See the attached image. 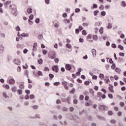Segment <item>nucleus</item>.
<instances>
[{
  "label": "nucleus",
  "mask_w": 126,
  "mask_h": 126,
  "mask_svg": "<svg viewBox=\"0 0 126 126\" xmlns=\"http://www.w3.org/2000/svg\"><path fill=\"white\" fill-rule=\"evenodd\" d=\"M10 8H11V12L13 15L16 16L17 15V11H16V6L15 5H10Z\"/></svg>",
  "instance_id": "obj_1"
},
{
  "label": "nucleus",
  "mask_w": 126,
  "mask_h": 126,
  "mask_svg": "<svg viewBox=\"0 0 126 126\" xmlns=\"http://www.w3.org/2000/svg\"><path fill=\"white\" fill-rule=\"evenodd\" d=\"M7 81L9 84H11V85H13V84H14V83H15V80H14V79L12 77H9L8 78Z\"/></svg>",
  "instance_id": "obj_2"
},
{
  "label": "nucleus",
  "mask_w": 126,
  "mask_h": 126,
  "mask_svg": "<svg viewBox=\"0 0 126 126\" xmlns=\"http://www.w3.org/2000/svg\"><path fill=\"white\" fill-rule=\"evenodd\" d=\"M48 57L50 58V59H51V60H54V59H55L56 57V52L55 51L51 52L48 54Z\"/></svg>",
  "instance_id": "obj_3"
},
{
  "label": "nucleus",
  "mask_w": 126,
  "mask_h": 126,
  "mask_svg": "<svg viewBox=\"0 0 126 126\" xmlns=\"http://www.w3.org/2000/svg\"><path fill=\"white\" fill-rule=\"evenodd\" d=\"M52 69L53 71H55V72H59V67L58 65H54L52 67Z\"/></svg>",
  "instance_id": "obj_4"
},
{
  "label": "nucleus",
  "mask_w": 126,
  "mask_h": 126,
  "mask_svg": "<svg viewBox=\"0 0 126 126\" xmlns=\"http://www.w3.org/2000/svg\"><path fill=\"white\" fill-rule=\"evenodd\" d=\"M13 63H14L15 64L19 65L21 63V61L19 59H14Z\"/></svg>",
  "instance_id": "obj_5"
},
{
  "label": "nucleus",
  "mask_w": 126,
  "mask_h": 126,
  "mask_svg": "<svg viewBox=\"0 0 126 126\" xmlns=\"http://www.w3.org/2000/svg\"><path fill=\"white\" fill-rule=\"evenodd\" d=\"M19 87L22 90L24 89V82H22L19 83Z\"/></svg>",
  "instance_id": "obj_6"
},
{
  "label": "nucleus",
  "mask_w": 126,
  "mask_h": 126,
  "mask_svg": "<svg viewBox=\"0 0 126 126\" xmlns=\"http://www.w3.org/2000/svg\"><path fill=\"white\" fill-rule=\"evenodd\" d=\"M11 90L12 92H14V93H16L17 92V87L16 86H14L11 88Z\"/></svg>",
  "instance_id": "obj_7"
},
{
  "label": "nucleus",
  "mask_w": 126,
  "mask_h": 126,
  "mask_svg": "<svg viewBox=\"0 0 126 126\" xmlns=\"http://www.w3.org/2000/svg\"><path fill=\"white\" fill-rule=\"evenodd\" d=\"M66 48H68L69 49H66L68 52H71V45L70 44H66Z\"/></svg>",
  "instance_id": "obj_8"
},
{
  "label": "nucleus",
  "mask_w": 126,
  "mask_h": 126,
  "mask_svg": "<svg viewBox=\"0 0 126 126\" xmlns=\"http://www.w3.org/2000/svg\"><path fill=\"white\" fill-rule=\"evenodd\" d=\"M91 39H92V36H91V35L89 34L88 35V38H87V40L88 42H90V43H93V40H91Z\"/></svg>",
  "instance_id": "obj_9"
},
{
  "label": "nucleus",
  "mask_w": 126,
  "mask_h": 126,
  "mask_svg": "<svg viewBox=\"0 0 126 126\" xmlns=\"http://www.w3.org/2000/svg\"><path fill=\"white\" fill-rule=\"evenodd\" d=\"M99 109L100 110H108V107L104 105H100L99 106Z\"/></svg>",
  "instance_id": "obj_10"
},
{
  "label": "nucleus",
  "mask_w": 126,
  "mask_h": 126,
  "mask_svg": "<svg viewBox=\"0 0 126 126\" xmlns=\"http://www.w3.org/2000/svg\"><path fill=\"white\" fill-rule=\"evenodd\" d=\"M65 68L67 70H70V69H71V66L70 64H66L65 65Z\"/></svg>",
  "instance_id": "obj_11"
},
{
  "label": "nucleus",
  "mask_w": 126,
  "mask_h": 126,
  "mask_svg": "<svg viewBox=\"0 0 126 126\" xmlns=\"http://www.w3.org/2000/svg\"><path fill=\"white\" fill-rule=\"evenodd\" d=\"M2 86L3 88H5V89H7V90H9L10 88V87H9V85L7 84L3 85Z\"/></svg>",
  "instance_id": "obj_12"
},
{
  "label": "nucleus",
  "mask_w": 126,
  "mask_h": 126,
  "mask_svg": "<svg viewBox=\"0 0 126 126\" xmlns=\"http://www.w3.org/2000/svg\"><path fill=\"white\" fill-rule=\"evenodd\" d=\"M59 27H60V23H59L58 22H55L54 27H55V28H59Z\"/></svg>",
  "instance_id": "obj_13"
},
{
  "label": "nucleus",
  "mask_w": 126,
  "mask_h": 126,
  "mask_svg": "<svg viewBox=\"0 0 126 126\" xmlns=\"http://www.w3.org/2000/svg\"><path fill=\"white\" fill-rule=\"evenodd\" d=\"M4 47L2 45H0V54L3 53Z\"/></svg>",
  "instance_id": "obj_14"
},
{
  "label": "nucleus",
  "mask_w": 126,
  "mask_h": 126,
  "mask_svg": "<svg viewBox=\"0 0 126 126\" xmlns=\"http://www.w3.org/2000/svg\"><path fill=\"white\" fill-rule=\"evenodd\" d=\"M93 57H96V49H93L92 50Z\"/></svg>",
  "instance_id": "obj_15"
},
{
  "label": "nucleus",
  "mask_w": 126,
  "mask_h": 126,
  "mask_svg": "<svg viewBox=\"0 0 126 126\" xmlns=\"http://www.w3.org/2000/svg\"><path fill=\"white\" fill-rule=\"evenodd\" d=\"M33 11V10L32 9V8H28L27 9V12L29 14H31V13H32V12Z\"/></svg>",
  "instance_id": "obj_16"
},
{
  "label": "nucleus",
  "mask_w": 126,
  "mask_h": 126,
  "mask_svg": "<svg viewBox=\"0 0 126 126\" xmlns=\"http://www.w3.org/2000/svg\"><path fill=\"white\" fill-rule=\"evenodd\" d=\"M121 6H123V7H126V3L125 1H122L121 3Z\"/></svg>",
  "instance_id": "obj_17"
},
{
  "label": "nucleus",
  "mask_w": 126,
  "mask_h": 126,
  "mask_svg": "<svg viewBox=\"0 0 126 126\" xmlns=\"http://www.w3.org/2000/svg\"><path fill=\"white\" fill-rule=\"evenodd\" d=\"M113 28V25H112V24L108 23L107 26L106 27V28L108 29H112Z\"/></svg>",
  "instance_id": "obj_18"
},
{
  "label": "nucleus",
  "mask_w": 126,
  "mask_h": 126,
  "mask_svg": "<svg viewBox=\"0 0 126 126\" xmlns=\"http://www.w3.org/2000/svg\"><path fill=\"white\" fill-rule=\"evenodd\" d=\"M22 37H29V33H23L21 34Z\"/></svg>",
  "instance_id": "obj_19"
},
{
  "label": "nucleus",
  "mask_w": 126,
  "mask_h": 126,
  "mask_svg": "<svg viewBox=\"0 0 126 126\" xmlns=\"http://www.w3.org/2000/svg\"><path fill=\"white\" fill-rule=\"evenodd\" d=\"M104 81L105 82V83H107V84H109V83H110V80H109V77H106V78H105L104 79Z\"/></svg>",
  "instance_id": "obj_20"
},
{
  "label": "nucleus",
  "mask_w": 126,
  "mask_h": 126,
  "mask_svg": "<svg viewBox=\"0 0 126 126\" xmlns=\"http://www.w3.org/2000/svg\"><path fill=\"white\" fill-rule=\"evenodd\" d=\"M17 93L19 95H22V93H23V91H22V90L19 89L17 91Z\"/></svg>",
  "instance_id": "obj_21"
},
{
  "label": "nucleus",
  "mask_w": 126,
  "mask_h": 126,
  "mask_svg": "<svg viewBox=\"0 0 126 126\" xmlns=\"http://www.w3.org/2000/svg\"><path fill=\"white\" fill-rule=\"evenodd\" d=\"M93 39L94 41H97L98 40V36H97V35H94L93 36Z\"/></svg>",
  "instance_id": "obj_22"
},
{
  "label": "nucleus",
  "mask_w": 126,
  "mask_h": 126,
  "mask_svg": "<svg viewBox=\"0 0 126 126\" xmlns=\"http://www.w3.org/2000/svg\"><path fill=\"white\" fill-rule=\"evenodd\" d=\"M109 90L112 93H114L115 91H114V89L113 88V87H109Z\"/></svg>",
  "instance_id": "obj_23"
},
{
  "label": "nucleus",
  "mask_w": 126,
  "mask_h": 126,
  "mask_svg": "<svg viewBox=\"0 0 126 126\" xmlns=\"http://www.w3.org/2000/svg\"><path fill=\"white\" fill-rule=\"evenodd\" d=\"M64 101L67 102L68 103H69V101H70V96H68L66 99H65Z\"/></svg>",
  "instance_id": "obj_24"
},
{
  "label": "nucleus",
  "mask_w": 126,
  "mask_h": 126,
  "mask_svg": "<svg viewBox=\"0 0 126 126\" xmlns=\"http://www.w3.org/2000/svg\"><path fill=\"white\" fill-rule=\"evenodd\" d=\"M99 77L101 80H103V79H104V75L103 74H100Z\"/></svg>",
  "instance_id": "obj_25"
},
{
  "label": "nucleus",
  "mask_w": 126,
  "mask_h": 126,
  "mask_svg": "<svg viewBox=\"0 0 126 126\" xmlns=\"http://www.w3.org/2000/svg\"><path fill=\"white\" fill-rule=\"evenodd\" d=\"M37 74L39 76H43V72H42L41 71H38Z\"/></svg>",
  "instance_id": "obj_26"
},
{
  "label": "nucleus",
  "mask_w": 126,
  "mask_h": 126,
  "mask_svg": "<svg viewBox=\"0 0 126 126\" xmlns=\"http://www.w3.org/2000/svg\"><path fill=\"white\" fill-rule=\"evenodd\" d=\"M75 92V88H73L72 90H71L69 93L71 94H74Z\"/></svg>",
  "instance_id": "obj_27"
},
{
  "label": "nucleus",
  "mask_w": 126,
  "mask_h": 126,
  "mask_svg": "<svg viewBox=\"0 0 126 126\" xmlns=\"http://www.w3.org/2000/svg\"><path fill=\"white\" fill-rule=\"evenodd\" d=\"M24 73L27 75V77H28V74H29V71L28 70H26L24 71Z\"/></svg>",
  "instance_id": "obj_28"
},
{
  "label": "nucleus",
  "mask_w": 126,
  "mask_h": 126,
  "mask_svg": "<svg viewBox=\"0 0 126 126\" xmlns=\"http://www.w3.org/2000/svg\"><path fill=\"white\" fill-rule=\"evenodd\" d=\"M38 63L39 64H42V63H43V60H42V59H40L38 60Z\"/></svg>",
  "instance_id": "obj_29"
},
{
  "label": "nucleus",
  "mask_w": 126,
  "mask_h": 126,
  "mask_svg": "<svg viewBox=\"0 0 126 126\" xmlns=\"http://www.w3.org/2000/svg\"><path fill=\"white\" fill-rule=\"evenodd\" d=\"M99 13V11L98 10H95L94 12V16H96L97 14Z\"/></svg>",
  "instance_id": "obj_30"
},
{
  "label": "nucleus",
  "mask_w": 126,
  "mask_h": 126,
  "mask_svg": "<svg viewBox=\"0 0 126 126\" xmlns=\"http://www.w3.org/2000/svg\"><path fill=\"white\" fill-rule=\"evenodd\" d=\"M104 30V28L103 27H101L99 30V32L100 33V34H102L103 33V30Z\"/></svg>",
  "instance_id": "obj_31"
},
{
  "label": "nucleus",
  "mask_w": 126,
  "mask_h": 126,
  "mask_svg": "<svg viewBox=\"0 0 126 126\" xmlns=\"http://www.w3.org/2000/svg\"><path fill=\"white\" fill-rule=\"evenodd\" d=\"M119 105L121 107H125V103H124V102H120Z\"/></svg>",
  "instance_id": "obj_32"
},
{
  "label": "nucleus",
  "mask_w": 126,
  "mask_h": 126,
  "mask_svg": "<svg viewBox=\"0 0 126 126\" xmlns=\"http://www.w3.org/2000/svg\"><path fill=\"white\" fill-rule=\"evenodd\" d=\"M47 53H48V52L46 50H45V49L42 50L43 55H47Z\"/></svg>",
  "instance_id": "obj_33"
},
{
  "label": "nucleus",
  "mask_w": 126,
  "mask_h": 126,
  "mask_svg": "<svg viewBox=\"0 0 126 126\" xmlns=\"http://www.w3.org/2000/svg\"><path fill=\"white\" fill-rule=\"evenodd\" d=\"M44 71H47V70H48V71H50V69H49L48 66H45L44 68Z\"/></svg>",
  "instance_id": "obj_34"
},
{
  "label": "nucleus",
  "mask_w": 126,
  "mask_h": 126,
  "mask_svg": "<svg viewBox=\"0 0 126 126\" xmlns=\"http://www.w3.org/2000/svg\"><path fill=\"white\" fill-rule=\"evenodd\" d=\"M82 35H84V36H86V35H87V33L86 32V31L85 30H83L82 32Z\"/></svg>",
  "instance_id": "obj_35"
},
{
  "label": "nucleus",
  "mask_w": 126,
  "mask_h": 126,
  "mask_svg": "<svg viewBox=\"0 0 126 126\" xmlns=\"http://www.w3.org/2000/svg\"><path fill=\"white\" fill-rule=\"evenodd\" d=\"M60 84L61 83H60V82H55L54 83V85H55V86H58V85H60Z\"/></svg>",
  "instance_id": "obj_36"
},
{
  "label": "nucleus",
  "mask_w": 126,
  "mask_h": 126,
  "mask_svg": "<svg viewBox=\"0 0 126 126\" xmlns=\"http://www.w3.org/2000/svg\"><path fill=\"white\" fill-rule=\"evenodd\" d=\"M75 12H76V13H78V12H80V9H79V8H76L75 9Z\"/></svg>",
  "instance_id": "obj_37"
},
{
  "label": "nucleus",
  "mask_w": 126,
  "mask_h": 126,
  "mask_svg": "<svg viewBox=\"0 0 126 126\" xmlns=\"http://www.w3.org/2000/svg\"><path fill=\"white\" fill-rule=\"evenodd\" d=\"M62 83L64 86H66V85H67V82L66 81H63Z\"/></svg>",
  "instance_id": "obj_38"
},
{
  "label": "nucleus",
  "mask_w": 126,
  "mask_h": 126,
  "mask_svg": "<svg viewBox=\"0 0 126 126\" xmlns=\"http://www.w3.org/2000/svg\"><path fill=\"white\" fill-rule=\"evenodd\" d=\"M110 123L111 124H116V120L115 119H112L111 120H110Z\"/></svg>",
  "instance_id": "obj_39"
},
{
  "label": "nucleus",
  "mask_w": 126,
  "mask_h": 126,
  "mask_svg": "<svg viewBox=\"0 0 126 126\" xmlns=\"http://www.w3.org/2000/svg\"><path fill=\"white\" fill-rule=\"evenodd\" d=\"M101 15H102V16H105V15H106V12L105 11H102L101 12Z\"/></svg>",
  "instance_id": "obj_40"
},
{
  "label": "nucleus",
  "mask_w": 126,
  "mask_h": 126,
  "mask_svg": "<svg viewBox=\"0 0 126 126\" xmlns=\"http://www.w3.org/2000/svg\"><path fill=\"white\" fill-rule=\"evenodd\" d=\"M118 48L119 49H120L122 51H123V50H124V46H122L121 45H119L118 46Z\"/></svg>",
  "instance_id": "obj_41"
},
{
  "label": "nucleus",
  "mask_w": 126,
  "mask_h": 126,
  "mask_svg": "<svg viewBox=\"0 0 126 126\" xmlns=\"http://www.w3.org/2000/svg\"><path fill=\"white\" fill-rule=\"evenodd\" d=\"M0 36L2 38H5V34H4V33H0Z\"/></svg>",
  "instance_id": "obj_42"
},
{
  "label": "nucleus",
  "mask_w": 126,
  "mask_h": 126,
  "mask_svg": "<svg viewBox=\"0 0 126 126\" xmlns=\"http://www.w3.org/2000/svg\"><path fill=\"white\" fill-rule=\"evenodd\" d=\"M26 65H23V68H25V69H27L28 68V65H27V63L25 64Z\"/></svg>",
  "instance_id": "obj_43"
},
{
  "label": "nucleus",
  "mask_w": 126,
  "mask_h": 126,
  "mask_svg": "<svg viewBox=\"0 0 126 126\" xmlns=\"http://www.w3.org/2000/svg\"><path fill=\"white\" fill-rule=\"evenodd\" d=\"M115 67H116V64L113 63L112 65H111V68L112 69H115Z\"/></svg>",
  "instance_id": "obj_44"
},
{
  "label": "nucleus",
  "mask_w": 126,
  "mask_h": 126,
  "mask_svg": "<svg viewBox=\"0 0 126 126\" xmlns=\"http://www.w3.org/2000/svg\"><path fill=\"white\" fill-rule=\"evenodd\" d=\"M34 98H35L34 94H31L30 95V99H34Z\"/></svg>",
  "instance_id": "obj_45"
},
{
  "label": "nucleus",
  "mask_w": 126,
  "mask_h": 126,
  "mask_svg": "<svg viewBox=\"0 0 126 126\" xmlns=\"http://www.w3.org/2000/svg\"><path fill=\"white\" fill-rule=\"evenodd\" d=\"M115 71L116 72H118V73H120V71H121V70H120V68H116L115 69Z\"/></svg>",
  "instance_id": "obj_46"
},
{
  "label": "nucleus",
  "mask_w": 126,
  "mask_h": 126,
  "mask_svg": "<svg viewBox=\"0 0 126 126\" xmlns=\"http://www.w3.org/2000/svg\"><path fill=\"white\" fill-rule=\"evenodd\" d=\"M40 23V19L39 18H37L35 20V23H37V24H39Z\"/></svg>",
  "instance_id": "obj_47"
},
{
  "label": "nucleus",
  "mask_w": 126,
  "mask_h": 126,
  "mask_svg": "<svg viewBox=\"0 0 126 126\" xmlns=\"http://www.w3.org/2000/svg\"><path fill=\"white\" fill-rule=\"evenodd\" d=\"M29 18L31 20H32L33 18H34V16L33 14H32L30 16Z\"/></svg>",
  "instance_id": "obj_48"
},
{
  "label": "nucleus",
  "mask_w": 126,
  "mask_h": 126,
  "mask_svg": "<svg viewBox=\"0 0 126 126\" xmlns=\"http://www.w3.org/2000/svg\"><path fill=\"white\" fill-rule=\"evenodd\" d=\"M111 47L114 49H116V48H117V45L115 44H112Z\"/></svg>",
  "instance_id": "obj_49"
},
{
  "label": "nucleus",
  "mask_w": 126,
  "mask_h": 126,
  "mask_svg": "<svg viewBox=\"0 0 126 126\" xmlns=\"http://www.w3.org/2000/svg\"><path fill=\"white\" fill-rule=\"evenodd\" d=\"M15 29L16 31H20V28L19 27V26H17V27H16Z\"/></svg>",
  "instance_id": "obj_50"
},
{
  "label": "nucleus",
  "mask_w": 126,
  "mask_h": 126,
  "mask_svg": "<svg viewBox=\"0 0 126 126\" xmlns=\"http://www.w3.org/2000/svg\"><path fill=\"white\" fill-rule=\"evenodd\" d=\"M23 53L24 54H27V53H28V50H27V49H25L23 50Z\"/></svg>",
  "instance_id": "obj_51"
},
{
  "label": "nucleus",
  "mask_w": 126,
  "mask_h": 126,
  "mask_svg": "<svg viewBox=\"0 0 126 126\" xmlns=\"http://www.w3.org/2000/svg\"><path fill=\"white\" fill-rule=\"evenodd\" d=\"M17 71L18 72H20V71H21V67H20V66H18Z\"/></svg>",
  "instance_id": "obj_52"
},
{
  "label": "nucleus",
  "mask_w": 126,
  "mask_h": 126,
  "mask_svg": "<svg viewBox=\"0 0 126 126\" xmlns=\"http://www.w3.org/2000/svg\"><path fill=\"white\" fill-rule=\"evenodd\" d=\"M99 9H101V10H104V6H103V5H101L99 7Z\"/></svg>",
  "instance_id": "obj_53"
},
{
  "label": "nucleus",
  "mask_w": 126,
  "mask_h": 126,
  "mask_svg": "<svg viewBox=\"0 0 126 126\" xmlns=\"http://www.w3.org/2000/svg\"><path fill=\"white\" fill-rule=\"evenodd\" d=\"M108 97L110 99H113V94H108Z\"/></svg>",
  "instance_id": "obj_54"
},
{
  "label": "nucleus",
  "mask_w": 126,
  "mask_h": 126,
  "mask_svg": "<svg viewBox=\"0 0 126 126\" xmlns=\"http://www.w3.org/2000/svg\"><path fill=\"white\" fill-rule=\"evenodd\" d=\"M49 76L50 78H51V79H52V78H54V75H53V74H49Z\"/></svg>",
  "instance_id": "obj_55"
},
{
  "label": "nucleus",
  "mask_w": 126,
  "mask_h": 126,
  "mask_svg": "<svg viewBox=\"0 0 126 126\" xmlns=\"http://www.w3.org/2000/svg\"><path fill=\"white\" fill-rule=\"evenodd\" d=\"M11 3V1H7L5 2V4H6V5H8L9 4H10Z\"/></svg>",
  "instance_id": "obj_56"
},
{
  "label": "nucleus",
  "mask_w": 126,
  "mask_h": 126,
  "mask_svg": "<svg viewBox=\"0 0 126 126\" xmlns=\"http://www.w3.org/2000/svg\"><path fill=\"white\" fill-rule=\"evenodd\" d=\"M3 97H4V98L8 97V96H7V95H6V93H3Z\"/></svg>",
  "instance_id": "obj_57"
},
{
  "label": "nucleus",
  "mask_w": 126,
  "mask_h": 126,
  "mask_svg": "<svg viewBox=\"0 0 126 126\" xmlns=\"http://www.w3.org/2000/svg\"><path fill=\"white\" fill-rule=\"evenodd\" d=\"M99 29L97 28H94V32L95 33H98V31Z\"/></svg>",
  "instance_id": "obj_58"
},
{
  "label": "nucleus",
  "mask_w": 126,
  "mask_h": 126,
  "mask_svg": "<svg viewBox=\"0 0 126 126\" xmlns=\"http://www.w3.org/2000/svg\"><path fill=\"white\" fill-rule=\"evenodd\" d=\"M84 98V96H83V95H81L80 96L79 99L80 100H83Z\"/></svg>",
  "instance_id": "obj_59"
},
{
  "label": "nucleus",
  "mask_w": 126,
  "mask_h": 126,
  "mask_svg": "<svg viewBox=\"0 0 126 126\" xmlns=\"http://www.w3.org/2000/svg\"><path fill=\"white\" fill-rule=\"evenodd\" d=\"M94 90H96V91H97V90L99 89V87L97 86H95L94 87Z\"/></svg>",
  "instance_id": "obj_60"
},
{
  "label": "nucleus",
  "mask_w": 126,
  "mask_h": 126,
  "mask_svg": "<svg viewBox=\"0 0 126 126\" xmlns=\"http://www.w3.org/2000/svg\"><path fill=\"white\" fill-rule=\"evenodd\" d=\"M83 26L84 27L88 26V24L87 23H83Z\"/></svg>",
  "instance_id": "obj_61"
},
{
  "label": "nucleus",
  "mask_w": 126,
  "mask_h": 126,
  "mask_svg": "<svg viewBox=\"0 0 126 126\" xmlns=\"http://www.w3.org/2000/svg\"><path fill=\"white\" fill-rule=\"evenodd\" d=\"M33 48H37V43H34L33 45Z\"/></svg>",
  "instance_id": "obj_62"
},
{
  "label": "nucleus",
  "mask_w": 126,
  "mask_h": 126,
  "mask_svg": "<svg viewBox=\"0 0 126 126\" xmlns=\"http://www.w3.org/2000/svg\"><path fill=\"white\" fill-rule=\"evenodd\" d=\"M54 61H55V62L57 63H59V59H58V58H56V59H55Z\"/></svg>",
  "instance_id": "obj_63"
},
{
  "label": "nucleus",
  "mask_w": 126,
  "mask_h": 126,
  "mask_svg": "<svg viewBox=\"0 0 126 126\" xmlns=\"http://www.w3.org/2000/svg\"><path fill=\"white\" fill-rule=\"evenodd\" d=\"M73 103L74 104H77V99H74L73 100Z\"/></svg>",
  "instance_id": "obj_64"
}]
</instances>
